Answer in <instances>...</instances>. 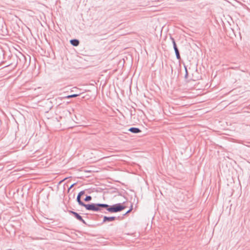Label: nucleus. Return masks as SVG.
<instances>
[{
    "mask_svg": "<svg viewBox=\"0 0 250 250\" xmlns=\"http://www.w3.org/2000/svg\"><path fill=\"white\" fill-rule=\"evenodd\" d=\"M91 211H100L105 214L111 213V205L106 204L94 203Z\"/></svg>",
    "mask_w": 250,
    "mask_h": 250,
    "instance_id": "f257e3e1",
    "label": "nucleus"
},
{
    "mask_svg": "<svg viewBox=\"0 0 250 250\" xmlns=\"http://www.w3.org/2000/svg\"><path fill=\"white\" fill-rule=\"evenodd\" d=\"M84 193H85V191L84 190H82V191H80L77 195V197L76 198V201L79 205L84 207L86 210L91 211L94 203L86 204L84 203H83L81 200V197H82V196L84 195Z\"/></svg>",
    "mask_w": 250,
    "mask_h": 250,
    "instance_id": "f03ea898",
    "label": "nucleus"
},
{
    "mask_svg": "<svg viewBox=\"0 0 250 250\" xmlns=\"http://www.w3.org/2000/svg\"><path fill=\"white\" fill-rule=\"evenodd\" d=\"M8 34V31L4 20L0 16V35L5 36Z\"/></svg>",
    "mask_w": 250,
    "mask_h": 250,
    "instance_id": "7ed1b4c3",
    "label": "nucleus"
},
{
    "mask_svg": "<svg viewBox=\"0 0 250 250\" xmlns=\"http://www.w3.org/2000/svg\"><path fill=\"white\" fill-rule=\"evenodd\" d=\"M126 208L122 203H117L111 205V213L120 212Z\"/></svg>",
    "mask_w": 250,
    "mask_h": 250,
    "instance_id": "20e7f679",
    "label": "nucleus"
},
{
    "mask_svg": "<svg viewBox=\"0 0 250 250\" xmlns=\"http://www.w3.org/2000/svg\"><path fill=\"white\" fill-rule=\"evenodd\" d=\"M170 39H171L172 44H173V48H174V50L175 51L176 57L177 60H181L180 54L179 50L178 48V47L177 46V44L176 43L173 37H172L171 36H170Z\"/></svg>",
    "mask_w": 250,
    "mask_h": 250,
    "instance_id": "39448f33",
    "label": "nucleus"
},
{
    "mask_svg": "<svg viewBox=\"0 0 250 250\" xmlns=\"http://www.w3.org/2000/svg\"><path fill=\"white\" fill-rule=\"evenodd\" d=\"M68 212L70 214L72 215L78 220L82 222L85 225H87L86 222L83 219V217L78 213L72 210H69Z\"/></svg>",
    "mask_w": 250,
    "mask_h": 250,
    "instance_id": "423d86ee",
    "label": "nucleus"
},
{
    "mask_svg": "<svg viewBox=\"0 0 250 250\" xmlns=\"http://www.w3.org/2000/svg\"><path fill=\"white\" fill-rule=\"evenodd\" d=\"M120 219V216H118V217H115V216H110V217H108V216H104L103 218V223H105V222H112V221H113L114 220H115L116 219Z\"/></svg>",
    "mask_w": 250,
    "mask_h": 250,
    "instance_id": "0eeeda50",
    "label": "nucleus"
},
{
    "mask_svg": "<svg viewBox=\"0 0 250 250\" xmlns=\"http://www.w3.org/2000/svg\"><path fill=\"white\" fill-rule=\"evenodd\" d=\"M129 131L134 133L137 134L141 132V130L138 128V127H132L128 129V130Z\"/></svg>",
    "mask_w": 250,
    "mask_h": 250,
    "instance_id": "6e6552de",
    "label": "nucleus"
},
{
    "mask_svg": "<svg viewBox=\"0 0 250 250\" xmlns=\"http://www.w3.org/2000/svg\"><path fill=\"white\" fill-rule=\"evenodd\" d=\"M70 42L74 46H77L80 44L79 40L76 39L71 40Z\"/></svg>",
    "mask_w": 250,
    "mask_h": 250,
    "instance_id": "1a4fd4ad",
    "label": "nucleus"
},
{
    "mask_svg": "<svg viewBox=\"0 0 250 250\" xmlns=\"http://www.w3.org/2000/svg\"><path fill=\"white\" fill-rule=\"evenodd\" d=\"M79 95V94H72V95H69L66 96L64 97V98L70 99V98H75V97H78Z\"/></svg>",
    "mask_w": 250,
    "mask_h": 250,
    "instance_id": "9d476101",
    "label": "nucleus"
},
{
    "mask_svg": "<svg viewBox=\"0 0 250 250\" xmlns=\"http://www.w3.org/2000/svg\"><path fill=\"white\" fill-rule=\"evenodd\" d=\"M92 200V197L90 195H86L85 198L84 199V201L85 202H89Z\"/></svg>",
    "mask_w": 250,
    "mask_h": 250,
    "instance_id": "9b49d317",
    "label": "nucleus"
},
{
    "mask_svg": "<svg viewBox=\"0 0 250 250\" xmlns=\"http://www.w3.org/2000/svg\"><path fill=\"white\" fill-rule=\"evenodd\" d=\"M132 209V205L131 206V207L130 208H129V210H128L124 214H123V216L122 217H121V218H122V219L124 218V216H125V215H126L127 214H128V213H129Z\"/></svg>",
    "mask_w": 250,
    "mask_h": 250,
    "instance_id": "f8f14e48",
    "label": "nucleus"
},
{
    "mask_svg": "<svg viewBox=\"0 0 250 250\" xmlns=\"http://www.w3.org/2000/svg\"><path fill=\"white\" fill-rule=\"evenodd\" d=\"M184 67H185V71H186V73H185V79H187L188 77V72L187 67L185 65L184 66Z\"/></svg>",
    "mask_w": 250,
    "mask_h": 250,
    "instance_id": "ddd939ff",
    "label": "nucleus"
},
{
    "mask_svg": "<svg viewBox=\"0 0 250 250\" xmlns=\"http://www.w3.org/2000/svg\"><path fill=\"white\" fill-rule=\"evenodd\" d=\"M76 184V183H74V184H73L72 185H71V186L69 187L68 190H69L70 189H71V188H72L73 187V186Z\"/></svg>",
    "mask_w": 250,
    "mask_h": 250,
    "instance_id": "4468645a",
    "label": "nucleus"
}]
</instances>
